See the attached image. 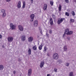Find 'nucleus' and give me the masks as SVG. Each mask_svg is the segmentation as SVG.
Returning <instances> with one entry per match:
<instances>
[{
  "mask_svg": "<svg viewBox=\"0 0 76 76\" xmlns=\"http://www.w3.org/2000/svg\"><path fill=\"white\" fill-rule=\"evenodd\" d=\"M53 58L55 59V60L58 59V54L56 53H54L53 55Z\"/></svg>",
  "mask_w": 76,
  "mask_h": 76,
  "instance_id": "1",
  "label": "nucleus"
},
{
  "mask_svg": "<svg viewBox=\"0 0 76 76\" xmlns=\"http://www.w3.org/2000/svg\"><path fill=\"white\" fill-rule=\"evenodd\" d=\"M10 26L11 27L12 29V30H14V29H16V26L14 25L12 23H10Z\"/></svg>",
  "mask_w": 76,
  "mask_h": 76,
  "instance_id": "2",
  "label": "nucleus"
},
{
  "mask_svg": "<svg viewBox=\"0 0 76 76\" xmlns=\"http://www.w3.org/2000/svg\"><path fill=\"white\" fill-rule=\"evenodd\" d=\"M30 18L31 19V22H33L34 21V19L35 18V15L34 14H32L30 16Z\"/></svg>",
  "mask_w": 76,
  "mask_h": 76,
  "instance_id": "3",
  "label": "nucleus"
},
{
  "mask_svg": "<svg viewBox=\"0 0 76 76\" xmlns=\"http://www.w3.org/2000/svg\"><path fill=\"white\" fill-rule=\"evenodd\" d=\"M28 76H30L32 75V69H28Z\"/></svg>",
  "mask_w": 76,
  "mask_h": 76,
  "instance_id": "4",
  "label": "nucleus"
},
{
  "mask_svg": "<svg viewBox=\"0 0 76 76\" xmlns=\"http://www.w3.org/2000/svg\"><path fill=\"white\" fill-rule=\"evenodd\" d=\"M64 19V18H61L60 20H58V24H60L63 21Z\"/></svg>",
  "mask_w": 76,
  "mask_h": 76,
  "instance_id": "5",
  "label": "nucleus"
},
{
  "mask_svg": "<svg viewBox=\"0 0 76 76\" xmlns=\"http://www.w3.org/2000/svg\"><path fill=\"white\" fill-rule=\"evenodd\" d=\"M38 20H36L34 21V26H38Z\"/></svg>",
  "mask_w": 76,
  "mask_h": 76,
  "instance_id": "6",
  "label": "nucleus"
},
{
  "mask_svg": "<svg viewBox=\"0 0 76 76\" xmlns=\"http://www.w3.org/2000/svg\"><path fill=\"white\" fill-rule=\"evenodd\" d=\"M13 38L12 37H9L8 38V40L9 42H12L13 41Z\"/></svg>",
  "mask_w": 76,
  "mask_h": 76,
  "instance_id": "7",
  "label": "nucleus"
},
{
  "mask_svg": "<svg viewBox=\"0 0 76 76\" xmlns=\"http://www.w3.org/2000/svg\"><path fill=\"white\" fill-rule=\"evenodd\" d=\"M63 63V61L61 60L60 59L58 60L56 62L57 65H59V64H61Z\"/></svg>",
  "mask_w": 76,
  "mask_h": 76,
  "instance_id": "8",
  "label": "nucleus"
},
{
  "mask_svg": "<svg viewBox=\"0 0 76 76\" xmlns=\"http://www.w3.org/2000/svg\"><path fill=\"white\" fill-rule=\"evenodd\" d=\"M17 7L18 9H20L21 7V2L20 1H19L18 2V5H17Z\"/></svg>",
  "mask_w": 76,
  "mask_h": 76,
  "instance_id": "9",
  "label": "nucleus"
},
{
  "mask_svg": "<svg viewBox=\"0 0 76 76\" xmlns=\"http://www.w3.org/2000/svg\"><path fill=\"white\" fill-rule=\"evenodd\" d=\"M18 28L20 31H22L23 30V28L22 26L19 25L18 26Z\"/></svg>",
  "mask_w": 76,
  "mask_h": 76,
  "instance_id": "10",
  "label": "nucleus"
},
{
  "mask_svg": "<svg viewBox=\"0 0 76 76\" xmlns=\"http://www.w3.org/2000/svg\"><path fill=\"white\" fill-rule=\"evenodd\" d=\"M26 39V37L25 35H23L21 37V40L22 41H24Z\"/></svg>",
  "mask_w": 76,
  "mask_h": 76,
  "instance_id": "11",
  "label": "nucleus"
},
{
  "mask_svg": "<svg viewBox=\"0 0 76 76\" xmlns=\"http://www.w3.org/2000/svg\"><path fill=\"white\" fill-rule=\"evenodd\" d=\"M33 39H34V38L32 37H30L28 38V41L29 42H32V41H33Z\"/></svg>",
  "mask_w": 76,
  "mask_h": 76,
  "instance_id": "12",
  "label": "nucleus"
},
{
  "mask_svg": "<svg viewBox=\"0 0 76 76\" xmlns=\"http://www.w3.org/2000/svg\"><path fill=\"white\" fill-rule=\"evenodd\" d=\"M44 61H41L40 64V67H41V68H42L43 67H44Z\"/></svg>",
  "mask_w": 76,
  "mask_h": 76,
  "instance_id": "13",
  "label": "nucleus"
},
{
  "mask_svg": "<svg viewBox=\"0 0 76 76\" xmlns=\"http://www.w3.org/2000/svg\"><path fill=\"white\" fill-rule=\"evenodd\" d=\"M69 32V28H66L65 31V34H66V35H68Z\"/></svg>",
  "mask_w": 76,
  "mask_h": 76,
  "instance_id": "14",
  "label": "nucleus"
},
{
  "mask_svg": "<svg viewBox=\"0 0 76 76\" xmlns=\"http://www.w3.org/2000/svg\"><path fill=\"white\" fill-rule=\"evenodd\" d=\"M49 22L51 25H53V20L52 19V18H50V19Z\"/></svg>",
  "mask_w": 76,
  "mask_h": 76,
  "instance_id": "15",
  "label": "nucleus"
},
{
  "mask_svg": "<svg viewBox=\"0 0 76 76\" xmlns=\"http://www.w3.org/2000/svg\"><path fill=\"white\" fill-rule=\"evenodd\" d=\"M47 8V4H45L44 5V6L43 7V9L44 10H46Z\"/></svg>",
  "mask_w": 76,
  "mask_h": 76,
  "instance_id": "16",
  "label": "nucleus"
},
{
  "mask_svg": "<svg viewBox=\"0 0 76 76\" xmlns=\"http://www.w3.org/2000/svg\"><path fill=\"white\" fill-rule=\"evenodd\" d=\"M43 45L42 44H41L40 46L39 47V50H42V47Z\"/></svg>",
  "mask_w": 76,
  "mask_h": 76,
  "instance_id": "17",
  "label": "nucleus"
},
{
  "mask_svg": "<svg viewBox=\"0 0 76 76\" xmlns=\"http://www.w3.org/2000/svg\"><path fill=\"white\" fill-rule=\"evenodd\" d=\"M4 68V66L2 65H0V70H2L3 68Z\"/></svg>",
  "mask_w": 76,
  "mask_h": 76,
  "instance_id": "18",
  "label": "nucleus"
},
{
  "mask_svg": "<svg viewBox=\"0 0 76 76\" xmlns=\"http://www.w3.org/2000/svg\"><path fill=\"white\" fill-rule=\"evenodd\" d=\"M23 8L24 9L25 7V1H23Z\"/></svg>",
  "mask_w": 76,
  "mask_h": 76,
  "instance_id": "19",
  "label": "nucleus"
},
{
  "mask_svg": "<svg viewBox=\"0 0 76 76\" xmlns=\"http://www.w3.org/2000/svg\"><path fill=\"white\" fill-rule=\"evenodd\" d=\"M64 50L65 51H66L67 50V46H65L64 47Z\"/></svg>",
  "mask_w": 76,
  "mask_h": 76,
  "instance_id": "20",
  "label": "nucleus"
},
{
  "mask_svg": "<svg viewBox=\"0 0 76 76\" xmlns=\"http://www.w3.org/2000/svg\"><path fill=\"white\" fill-rule=\"evenodd\" d=\"M69 76H73V72H70L69 74Z\"/></svg>",
  "mask_w": 76,
  "mask_h": 76,
  "instance_id": "21",
  "label": "nucleus"
},
{
  "mask_svg": "<svg viewBox=\"0 0 76 76\" xmlns=\"http://www.w3.org/2000/svg\"><path fill=\"white\" fill-rule=\"evenodd\" d=\"M33 49L34 50H36L37 49V46L36 45H35L33 47Z\"/></svg>",
  "mask_w": 76,
  "mask_h": 76,
  "instance_id": "22",
  "label": "nucleus"
},
{
  "mask_svg": "<svg viewBox=\"0 0 76 76\" xmlns=\"http://www.w3.org/2000/svg\"><path fill=\"white\" fill-rule=\"evenodd\" d=\"M58 9L59 11H61V5H59Z\"/></svg>",
  "mask_w": 76,
  "mask_h": 76,
  "instance_id": "23",
  "label": "nucleus"
},
{
  "mask_svg": "<svg viewBox=\"0 0 76 76\" xmlns=\"http://www.w3.org/2000/svg\"><path fill=\"white\" fill-rule=\"evenodd\" d=\"M39 29L40 34H42V29H41V28L40 27H39Z\"/></svg>",
  "mask_w": 76,
  "mask_h": 76,
  "instance_id": "24",
  "label": "nucleus"
},
{
  "mask_svg": "<svg viewBox=\"0 0 76 76\" xmlns=\"http://www.w3.org/2000/svg\"><path fill=\"white\" fill-rule=\"evenodd\" d=\"M6 13L5 12L2 15L3 18H4V17L6 16Z\"/></svg>",
  "mask_w": 76,
  "mask_h": 76,
  "instance_id": "25",
  "label": "nucleus"
},
{
  "mask_svg": "<svg viewBox=\"0 0 76 76\" xmlns=\"http://www.w3.org/2000/svg\"><path fill=\"white\" fill-rule=\"evenodd\" d=\"M68 35H70L71 34H73V31H70L69 32H68Z\"/></svg>",
  "mask_w": 76,
  "mask_h": 76,
  "instance_id": "26",
  "label": "nucleus"
},
{
  "mask_svg": "<svg viewBox=\"0 0 76 76\" xmlns=\"http://www.w3.org/2000/svg\"><path fill=\"white\" fill-rule=\"evenodd\" d=\"M28 52L29 54H31V49H29Z\"/></svg>",
  "mask_w": 76,
  "mask_h": 76,
  "instance_id": "27",
  "label": "nucleus"
},
{
  "mask_svg": "<svg viewBox=\"0 0 76 76\" xmlns=\"http://www.w3.org/2000/svg\"><path fill=\"white\" fill-rule=\"evenodd\" d=\"M50 3L51 6H53V3H54V2H53V1H50Z\"/></svg>",
  "mask_w": 76,
  "mask_h": 76,
  "instance_id": "28",
  "label": "nucleus"
},
{
  "mask_svg": "<svg viewBox=\"0 0 76 76\" xmlns=\"http://www.w3.org/2000/svg\"><path fill=\"white\" fill-rule=\"evenodd\" d=\"M65 15H66L67 16H69V13L67 12H66Z\"/></svg>",
  "mask_w": 76,
  "mask_h": 76,
  "instance_id": "29",
  "label": "nucleus"
},
{
  "mask_svg": "<svg viewBox=\"0 0 76 76\" xmlns=\"http://www.w3.org/2000/svg\"><path fill=\"white\" fill-rule=\"evenodd\" d=\"M72 16H75V13L74 11H72Z\"/></svg>",
  "mask_w": 76,
  "mask_h": 76,
  "instance_id": "30",
  "label": "nucleus"
},
{
  "mask_svg": "<svg viewBox=\"0 0 76 76\" xmlns=\"http://www.w3.org/2000/svg\"><path fill=\"white\" fill-rule=\"evenodd\" d=\"M75 22V20H74L73 19H71L70 20V22Z\"/></svg>",
  "mask_w": 76,
  "mask_h": 76,
  "instance_id": "31",
  "label": "nucleus"
},
{
  "mask_svg": "<svg viewBox=\"0 0 76 76\" xmlns=\"http://www.w3.org/2000/svg\"><path fill=\"white\" fill-rule=\"evenodd\" d=\"M69 63H66L65 64V66H69Z\"/></svg>",
  "mask_w": 76,
  "mask_h": 76,
  "instance_id": "32",
  "label": "nucleus"
},
{
  "mask_svg": "<svg viewBox=\"0 0 76 76\" xmlns=\"http://www.w3.org/2000/svg\"><path fill=\"white\" fill-rule=\"evenodd\" d=\"M46 34L47 37H48V38H49V34H48V33H47V32H46Z\"/></svg>",
  "mask_w": 76,
  "mask_h": 76,
  "instance_id": "33",
  "label": "nucleus"
},
{
  "mask_svg": "<svg viewBox=\"0 0 76 76\" xmlns=\"http://www.w3.org/2000/svg\"><path fill=\"white\" fill-rule=\"evenodd\" d=\"M47 47H45L44 48V51H47Z\"/></svg>",
  "mask_w": 76,
  "mask_h": 76,
  "instance_id": "34",
  "label": "nucleus"
},
{
  "mask_svg": "<svg viewBox=\"0 0 76 76\" xmlns=\"http://www.w3.org/2000/svg\"><path fill=\"white\" fill-rule=\"evenodd\" d=\"M1 12H2V13H4L5 12V10L4 9H3L1 10Z\"/></svg>",
  "mask_w": 76,
  "mask_h": 76,
  "instance_id": "35",
  "label": "nucleus"
},
{
  "mask_svg": "<svg viewBox=\"0 0 76 76\" xmlns=\"http://www.w3.org/2000/svg\"><path fill=\"white\" fill-rule=\"evenodd\" d=\"M49 34H52V30H49Z\"/></svg>",
  "mask_w": 76,
  "mask_h": 76,
  "instance_id": "36",
  "label": "nucleus"
},
{
  "mask_svg": "<svg viewBox=\"0 0 76 76\" xmlns=\"http://www.w3.org/2000/svg\"><path fill=\"white\" fill-rule=\"evenodd\" d=\"M57 69L56 68L54 69V71L55 72H57Z\"/></svg>",
  "mask_w": 76,
  "mask_h": 76,
  "instance_id": "37",
  "label": "nucleus"
},
{
  "mask_svg": "<svg viewBox=\"0 0 76 76\" xmlns=\"http://www.w3.org/2000/svg\"><path fill=\"white\" fill-rule=\"evenodd\" d=\"M65 1L66 3H69V0H65Z\"/></svg>",
  "mask_w": 76,
  "mask_h": 76,
  "instance_id": "38",
  "label": "nucleus"
},
{
  "mask_svg": "<svg viewBox=\"0 0 76 76\" xmlns=\"http://www.w3.org/2000/svg\"><path fill=\"white\" fill-rule=\"evenodd\" d=\"M65 35H66V34L64 33V34H63V38H64L65 37Z\"/></svg>",
  "mask_w": 76,
  "mask_h": 76,
  "instance_id": "39",
  "label": "nucleus"
},
{
  "mask_svg": "<svg viewBox=\"0 0 76 76\" xmlns=\"http://www.w3.org/2000/svg\"><path fill=\"white\" fill-rule=\"evenodd\" d=\"M52 16H53V18L54 19L56 18V17H55V15H53Z\"/></svg>",
  "mask_w": 76,
  "mask_h": 76,
  "instance_id": "40",
  "label": "nucleus"
},
{
  "mask_svg": "<svg viewBox=\"0 0 76 76\" xmlns=\"http://www.w3.org/2000/svg\"><path fill=\"white\" fill-rule=\"evenodd\" d=\"M11 1V0H6L7 2H9Z\"/></svg>",
  "mask_w": 76,
  "mask_h": 76,
  "instance_id": "41",
  "label": "nucleus"
},
{
  "mask_svg": "<svg viewBox=\"0 0 76 76\" xmlns=\"http://www.w3.org/2000/svg\"><path fill=\"white\" fill-rule=\"evenodd\" d=\"M2 38V35L0 34V38Z\"/></svg>",
  "mask_w": 76,
  "mask_h": 76,
  "instance_id": "42",
  "label": "nucleus"
},
{
  "mask_svg": "<svg viewBox=\"0 0 76 76\" xmlns=\"http://www.w3.org/2000/svg\"><path fill=\"white\" fill-rule=\"evenodd\" d=\"M13 72L14 74H15V73H16V72L15 71H13Z\"/></svg>",
  "mask_w": 76,
  "mask_h": 76,
  "instance_id": "43",
  "label": "nucleus"
},
{
  "mask_svg": "<svg viewBox=\"0 0 76 76\" xmlns=\"http://www.w3.org/2000/svg\"><path fill=\"white\" fill-rule=\"evenodd\" d=\"M33 0H31V3H33Z\"/></svg>",
  "mask_w": 76,
  "mask_h": 76,
  "instance_id": "44",
  "label": "nucleus"
},
{
  "mask_svg": "<svg viewBox=\"0 0 76 76\" xmlns=\"http://www.w3.org/2000/svg\"><path fill=\"white\" fill-rule=\"evenodd\" d=\"M47 76H51V75L50 74H48Z\"/></svg>",
  "mask_w": 76,
  "mask_h": 76,
  "instance_id": "45",
  "label": "nucleus"
},
{
  "mask_svg": "<svg viewBox=\"0 0 76 76\" xmlns=\"http://www.w3.org/2000/svg\"><path fill=\"white\" fill-rule=\"evenodd\" d=\"M73 1L74 2H75V3H76V0H73Z\"/></svg>",
  "mask_w": 76,
  "mask_h": 76,
  "instance_id": "46",
  "label": "nucleus"
},
{
  "mask_svg": "<svg viewBox=\"0 0 76 76\" xmlns=\"http://www.w3.org/2000/svg\"><path fill=\"white\" fill-rule=\"evenodd\" d=\"M21 60L20 59H18V61H21Z\"/></svg>",
  "mask_w": 76,
  "mask_h": 76,
  "instance_id": "47",
  "label": "nucleus"
},
{
  "mask_svg": "<svg viewBox=\"0 0 76 76\" xmlns=\"http://www.w3.org/2000/svg\"><path fill=\"white\" fill-rule=\"evenodd\" d=\"M2 47L3 48H4V45H2Z\"/></svg>",
  "mask_w": 76,
  "mask_h": 76,
  "instance_id": "48",
  "label": "nucleus"
}]
</instances>
